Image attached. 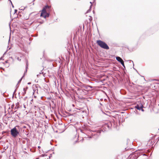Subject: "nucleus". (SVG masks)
Segmentation results:
<instances>
[{
	"mask_svg": "<svg viewBox=\"0 0 159 159\" xmlns=\"http://www.w3.org/2000/svg\"><path fill=\"white\" fill-rule=\"evenodd\" d=\"M40 148V146H38V148Z\"/></svg>",
	"mask_w": 159,
	"mask_h": 159,
	"instance_id": "10",
	"label": "nucleus"
},
{
	"mask_svg": "<svg viewBox=\"0 0 159 159\" xmlns=\"http://www.w3.org/2000/svg\"><path fill=\"white\" fill-rule=\"evenodd\" d=\"M97 43L101 48L104 49H108L109 47L108 45L104 42L100 40H98L97 41Z\"/></svg>",
	"mask_w": 159,
	"mask_h": 159,
	"instance_id": "1",
	"label": "nucleus"
},
{
	"mask_svg": "<svg viewBox=\"0 0 159 159\" xmlns=\"http://www.w3.org/2000/svg\"><path fill=\"white\" fill-rule=\"evenodd\" d=\"M116 59L119 62H120L122 65L124 66V61L120 57H116Z\"/></svg>",
	"mask_w": 159,
	"mask_h": 159,
	"instance_id": "4",
	"label": "nucleus"
},
{
	"mask_svg": "<svg viewBox=\"0 0 159 159\" xmlns=\"http://www.w3.org/2000/svg\"><path fill=\"white\" fill-rule=\"evenodd\" d=\"M27 88H28V87H26V88H24L23 89L24 92L23 93L24 94H25L26 92V90L27 89Z\"/></svg>",
	"mask_w": 159,
	"mask_h": 159,
	"instance_id": "6",
	"label": "nucleus"
},
{
	"mask_svg": "<svg viewBox=\"0 0 159 159\" xmlns=\"http://www.w3.org/2000/svg\"><path fill=\"white\" fill-rule=\"evenodd\" d=\"M142 107H143L142 105L140 107H139V106L138 105H137L135 107L137 109L139 110H140L142 108Z\"/></svg>",
	"mask_w": 159,
	"mask_h": 159,
	"instance_id": "5",
	"label": "nucleus"
},
{
	"mask_svg": "<svg viewBox=\"0 0 159 159\" xmlns=\"http://www.w3.org/2000/svg\"><path fill=\"white\" fill-rule=\"evenodd\" d=\"M92 20V19H91V18H90V20Z\"/></svg>",
	"mask_w": 159,
	"mask_h": 159,
	"instance_id": "11",
	"label": "nucleus"
},
{
	"mask_svg": "<svg viewBox=\"0 0 159 159\" xmlns=\"http://www.w3.org/2000/svg\"><path fill=\"white\" fill-rule=\"evenodd\" d=\"M31 83L30 82H29V83H28V84H30Z\"/></svg>",
	"mask_w": 159,
	"mask_h": 159,
	"instance_id": "8",
	"label": "nucleus"
},
{
	"mask_svg": "<svg viewBox=\"0 0 159 159\" xmlns=\"http://www.w3.org/2000/svg\"><path fill=\"white\" fill-rule=\"evenodd\" d=\"M48 8H49V7L48 6H46L43 9L41 13V16L45 18L49 16V13L46 12V10Z\"/></svg>",
	"mask_w": 159,
	"mask_h": 159,
	"instance_id": "2",
	"label": "nucleus"
},
{
	"mask_svg": "<svg viewBox=\"0 0 159 159\" xmlns=\"http://www.w3.org/2000/svg\"><path fill=\"white\" fill-rule=\"evenodd\" d=\"M142 111H143V109H142V108L141 109Z\"/></svg>",
	"mask_w": 159,
	"mask_h": 159,
	"instance_id": "7",
	"label": "nucleus"
},
{
	"mask_svg": "<svg viewBox=\"0 0 159 159\" xmlns=\"http://www.w3.org/2000/svg\"><path fill=\"white\" fill-rule=\"evenodd\" d=\"M11 134L12 136L14 137H16L19 134V132L16 129V127L11 129Z\"/></svg>",
	"mask_w": 159,
	"mask_h": 159,
	"instance_id": "3",
	"label": "nucleus"
},
{
	"mask_svg": "<svg viewBox=\"0 0 159 159\" xmlns=\"http://www.w3.org/2000/svg\"><path fill=\"white\" fill-rule=\"evenodd\" d=\"M24 108H26V107H25V105H24Z\"/></svg>",
	"mask_w": 159,
	"mask_h": 159,
	"instance_id": "9",
	"label": "nucleus"
},
{
	"mask_svg": "<svg viewBox=\"0 0 159 159\" xmlns=\"http://www.w3.org/2000/svg\"><path fill=\"white\" fill-rule=\"evenodd\" d=\"M36 159H38V158H36Z\"/></svg>",
	"mask_w": 159,
	"mask_h": 159,
	"instance_id": "12",
	"label": "nucleus"
}]
</instances>
